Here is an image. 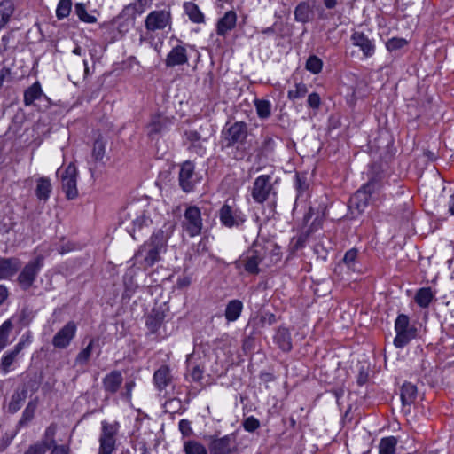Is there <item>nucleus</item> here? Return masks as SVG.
<instances>
[{
    "mask_svg": "<svg viewBox=\"0 0 454 454\" xmlns=\"http://www.w3.org/2000/svg\"><path fill=\"white\" fill-rule=\"evenodd\" d=\"M134 387L135 382L133 380L127 381L125 383L123 391L121 392V398L126 400L127 402H130Z\"/></svg>",
    "mask_w": 454,
    "mask_h": 454,
    "instance_id": "60",
    "label": "nucleus"
},
{
    "mask_svg": "<svg viewBox=\"0 0 454 454\" xmlns=\"http://www.w3.org/2000/svg\"><path fill=\"white\" fill-rule=\"evenodd\" d=\"M274 342L282 351H291L293 344L290 331L286 327H279L274 335Z\"/></svg>",
    "mask_w": 454,
    "mask_h": 454,
    "instance_id": "28",
    "label": "nucleus"
},
{
    "mask_svg": "<svg viewBox=\"0 0 454 454\" xmlns=\"http://www.w3.org/2000/svg\"><path fill=\"white\" fill-rule=\"evenodd\" d=\"M200 179L201 177L195 172V167L192 161L187 160L182 164L179 172V184L184 192H192Z\"/></svg>",
    "mask_w": 454,
    "mask_h": 454,
    "instance_id": "11",
    "label": "nucleus"
},
{
    "mask_svg": "<svg viewBox=\"0 0 454 454\" xmlns=\"http://www.w3.org/2000/svg\"><path fill=\"white\" fill-rule=\"evenodd\" d=\"M31 343L30 333L21 336L19 342L12 348L5 351L0 359V373L8 374L15 369V365L21 357L22 350Z\"/></svg>",
    "mask_w": 454,
    "mask_h": 454,
    "instance_id": "4",
    "label": "nucleus"
},
{
    "mask_svg": "<svg viewBox=\"0 0 454 454\" xmlns=\"http://www.w3.org/2000/svg\"><path fill=\"white\" fill-rule=\"evenodd\" d=\"M183 8L191 22L195 24L205 23V15L197 4L192 1L184 2Z\"/></svg>",
    "mask_w": 454,
    "mask_h": 454,
    "instance_id": "29",
    "label": "nucleus"
},
{
    "mask_svg": "<svg viewBox=\"0 0 454 454\" xmlns=\"http://www.w3.org/2000/svg\"><path fill=\"white\" fill-rule=\"evenodd\" d=\"M77 331V325L74 321H68L61 329H59L52 338V345L59 349L67 348L74 339Z\"/></svg>",
    "mask_w": 454,
    "mask_h": 454,
    "instance_id": "14",
    "label": "nucleus"
},
{
    "mask_svg": "<svg viewBox=\"0 0 454 454\" xmlns=\"http://www.w3.org/2000/svg\"><path fill=\"white\" fill-rule=\"evenodd\" d=\"M262 257L261 252L258 250H252L248 252L247 255L244 259V269L247 272L256 275L259 273V264L262 262Z\"/></svg>",
    "mask_w": 454,
    "mask_h": 454,
    "instance_id": "30",
    "label": "nucleus"
},
{
    "mask_svg": "<svg viewBox=\"0 0 454 454\" xmlns=\"http://www.w3.org/2000/svg\"><path fill=\"white\" fill-rule=\"evenodd\" d=\"M179 430L183 436L188 437L192 434V428L191 427V422L187 419H181L178 424Z\"/></svg>",
    "mask_w": 454,
    "mask_h": 454,
    "instance_id": "61",
    "label": "nucleus"
},
{
    "mask_svg": "<svg viewBox=\"0 0 454 454\" xmlns=\"http://www.w3.org/2000/svg\"><path fill=\"white\" fill-rule=\"evenodd\" d=\"M275 140L270 136L263 137V140L261 145V151L262 153H272L275 149Z\"/></svg>",
    "mask_w": 454,
    "mask_h": 454,
    "instance_id": "59",
    "label": "nucleus"
},
{
    "mask_svg": "<svg viewBox=\"0 0 454 454\" xmlns=\"http://www.w3.org/2000/svg\"><path fill=\"white\" fill-rule=\"evenodd\" d=\"M308 105L313 109H318L321 104V98L318 93L312 92L308 96Z\"/></svg>",
    "mask_w": 454,
    "mask_h": 454,
    "instance_id": "62",
    "label": "nucleus"
},
{
    "mask_svg": "<svg viewBox=\"0 0 454 454\" xmlns=\"http://www.w3.org/2000/svg\"><path fill=\"white\" fill-rule=\"evenodd\" d=\"M310 235L304 230L301 229V232L292 239L291 245L293 247V249L297 251L301 248H302L307 241L309 240Z\"/></svg>",
    "mask_w": 454,
    "mask_h": 454,
    "instance_id": "51",
    "label": "nucleus"
},
{
    "mask_svg": "<svg viewBox=\"0 0 454 454\" xmlns=\"http://www.w3.org/2000/svg\"><path fill=\"white\" fill-rule=\"evenodd\" d=\"M57 176H59L61 190L67 199H75L78 196L77 176L78 170L74 162L67 166L60 167L57 170Z\"/></svg>",
    "mask_w": 454,
    "mask_h": 454,
    "instance_id": "5",
    "label": "nucleus"
},
{
    "mask_svg": "<svg viewBox=\"0 0 454 454\" xmlns=\"http://www.w3.org/2000/svg\"><path fill=\"white\" fill-rule=\"evenodd\" d=\"M27 397V387L25 384L18 387L11 396V400L8 404V411L12 414H14L20 411Z\"/></svg>",
    "mask_w": 454,
    "mask_h": 454,
    "instance_id": "26",
    "label": "nucleus"
},
{
    "mask_svg": "<svg viewBox=\"0 0 454 454\" xmlns=\"http://www.w3.org/2000/svg\"><path fill=\"white\" fill-rule=\"evenodd\" d=\"M294 187L297 191L296 199L301 196H303V192L308 189L309 184L307 183V177L305 175H301L296 173L294 176Z\"/></svg>",
    "mask_w": 454,
    "mask_h": 454,
    "instance_id": "52",
    "label": "nucleus"
},
{
    "mask_svg": "<svg viewBox=\"0 0 454 454\" xmlns=\"http://www.w3.org/2000/svg\"><path fill=\"white\" fill-rule=\"evenodd\" d=\"M173 381L170 368L168 365H161L153 373V383L159 391L165 390Z\"/></svg>",
    "mask_w": 454,
    "mask_h": 454,
    "instance_id": "25",
    "label": "nucleus"
},
{
    "mask_svg": "<svg viewBox=\"0 0 454 454\" xmlns=\"http://www.w3.org/2000/svg\"><path fill=\"white\" fill-rule=\"evenodd\" d=\"M163 315L160 313L151 314L147 317L145 325L151 333H156L161 326Z\"/></svg>",
    "mask_w": 454,
    "mask_h": 454,
    "instance_id": "47",
    "label": "nucleus"
},
{
    "mask_svg": "<svg viewBox=\"0 0 454 454\" xmlns=\"http://www.w3.org/2000/svg\"><path fill=\"white\" fill-rule=\"evenodd\" d=\"M50 454H71V450L67 444H54Z\"/></svg>",
    "mask_w": 454,
    "mask_h": 454,
    "instance_id": "63",
    "label": "nucleus"
},
{
    "mask_svg": "<svg viewBox=\"0 0 454 454\" xmlns=\"http://www.w3.org/2000/svg\"><path fill=\"white\" fill-rule=\"evenodd\" d=\"M16 5L13 0L0 1V31L15 20Z\"/></svg>",
    "mask_w": 454,
    "mask_h": 454,
    "instance_id": "23",
    "label": "nucleus"
},
{
    "mask_svg": "<svg viewBox=\"0 0 454 454\" xmlns=\"http://www.w3.org/2000/svg\"><path fill=\"white\" fill-rule=\"evenodd\" d=\"M162 252L164 251L160 248H158L148 242H145L137 252L136 256H142L144 264L146 267H152L160 260V254Z\"/></svg>",
    "mask_w": 454,
    "mask_h": 454,
    "instance_id": "20",
    "label": "nucleus"
},
{
    "mask_svg": "<svg viewBox=\"0 0 454 454\" xmlns=\"http://www.w3.org/2000/svg\"><path fill=\"white\" fill-rule=\"evenodd\" d=\"M187 141L191 144V147L199 154H203L206 149L200 144L201 139L200 134L196 130H188L184 133Z\"/></svg>",
    "mask_w": 454,
    "mask_h": 454,
    "instance_id": "43",
    "label": "nucleus"
},
{
    "mask_svg": "<svg viewBox=\"0 0 454 454\" xmlns=\"http://www.w3.org/2000/svg\"><path fill=\"white\" fill-rule=\"evenodd\" d=\"M44 263L42 254L29 261L20 270L18 276V283L23 290H28L35 281Z\"/></svg>",
    "mask_w": 454,
    "mask_h": 454,
    "instance_id": "9",
    "label": "nucleus"
},
{
    "mask_svg": "<svg viewBox=\"0 0 454 454\" xmlns=\"http://www.w3.org/2000/svg\"><path fill=\"white\" fill-rule=\"evenodd\" d=\"M172 12L170 6L164 9L153 10L150 12L145 19V27L147 32L170 29L172 26Z\"/></svg>",
    "mask_w": 454,
    "mask_h": 454,
    "instance_id": "6",
    "label": "nucleus"
},
{
    "mask_svg": "<svg viewBox=\"0 0 454 454\" xmlns=\"http://www.w3.org/2000/svg\"><path fill=\"white\" fill-rule=\"evenodd\" d=\"M206 441L210 454H231L238 449L235 434L223 436L218 434L208 435L206 437Z\"/></svg>",
    "mask_w": 454,
    "mask_h": 454,
    "instance_id": "7",
    "label": "nucleus"
},
{
    "mask_svg": "<svg viewBox=\"0 0 454 454\" xmlns=\"http://www.w3.org/2000/svg\"><path fill=\"white\" fill-rule=\"evenodd\" d=\"M171 125L172 121L170 118L160 114H153L147 125V135L151 139H153L156 135L168 130Z\"/></svg>",
    "mask_w": 454,
    "mask_h": 454,
    "instance_id": "18",
    "label": "nucleus"
},
{
    "mask_svg": "<svg viewBox=\"0 0 454 454\" xmlns=\"http://www.w3.org/2000/svg\"><path fill=\"white\" fill-rule=\"evenodd\" d=\"M307 200H295L293 207V213L296 214L298 207L301 206V207H308V212L304 215L303 223L304 229L310 237L318 231L323 227V222L325 216V207H321L318 206L315 207L312 205H307Z\"/></svg>",
    "mask_w": 454,
    "mask_h": 454,
    "instance_id": "2",
    "label": "nucleus"
},
{
    "mask_svg": "<svg viewBox=\"0 0 454 454\" xmlns=\"http://www.w3.org/2000/svg\"><path fill=\"white\" fill-rule=\"evenodd\" d=\"M398 440L395 436H387L380 439L379 454H395Z\"/></svg>",
    "mask_w": 454,
    "mask_h": 454,
    "instance_id": "39",
    "label": "nucleus"
},
{
    "mask_svg": "<svg viewBox=\"0 0 454 454\" xmlns=\"http://www.w3.org/2000/svg\"><path fill=\"white\" fill-rule=\"evenodd\" d=\"M35 195L37 199H49L52 192V184L50 177L40 176L35 180Z\"/></svg>",
    "mask_w": 454,
    "mask_h": 454,
    "instance_id": "32",
    "label": "nucleus"
},
{
    "mask_svg": "<svg viewBox=\"0 0 454 454\" xmlns=\"http://www.w3.org/2000/svg\"><path fill=\"white\" fill-rule=\"evenodd\" d=\"M153 1V0H136V2L126 5V7H130L137 15H140L146 8L151 6Z\"/></svg>",
    "mask_w": 454,
    "mask_h": 454,
    "instance_id": "54",
    "label": "nucleus"
},
{
    "mask_svg": "<svg viewBox=\"0 0 454 454\" xmlns=\"http://www.w3.org/2000/svg\"><path fill=\"white\" fill-rule=\"evenodd\" d=\"M137 14L130 7H124L120 14L112 21L113 27L116 30L114 40L121 39L135 25Z\"/></svg>",
    "mask_w": 454,
    "mask_h": 454,
    "instance_id": "10",
    "label": "nucleus"
},
{
    "mask_svg": "<svg viewBox=\"0 0 454 454\" xmlns=\"http://www.w3.org/2000/svg\"><path fill=\"white\" fill-rule=\"evenodd\" d=\"M237 13L231 10L226 12L216 23V34L219 36L225 37L226 35L235 28L237 24Z\"/></svg>",
    "mask_w": 454,
    "mask_h": 454,
    "instance_id": "21",
    "label": "nucleus"
},
{
    "mask_svg": "<svg viewBox=\"0 0 454 454\" xmlns=\"http://www.w3.org/2000/svg\"><path fill=\"white\" fill-rule=\"evenodd\" d=\"M120 428L121 425L118 421H101L98 454H113L115 451Z\"/></svg>",
    "mask_w": 454,
    "mask_h": 454,
    "instance_id": "3",
    "label": "nucleus"
},
{
    "mask_svg": "<svg viewBox=\"0 0 454 454\" xmlns=\"http://www.w3.org/2000/svg\"><path fill=\"white\" fill-rule=\"evenodd\" d=\"M248 125L243 121L227 122L221 131V143L223 148H235L236 160H243L250 155L251 145L247 141Z\"/></svg>",
    "mask_w": 454,
    "mask_h": 454,
    "instance_id": "1",
    "label": "nucleus"
},
{
    "mask_svg": "<svg viewBox=\"0 0 454 454\" xmlns=\"http://www.w3.org/2000/svg\"><path fill=\"white\" fill-rule=\"evenodd\" d=\"M243 309V303L239 300H231L228 302L225 309V318L229 322L236 321Z\"/></svg>",
    "mask_w": 454,
    "mask_h": 454,
    "instance_id": "34",
    "label": "nucleus"
},
{
    "mask_svg": "<svg viewBox=\"0 0 454 454\" xmlns=\"http://www.w3.org/2000/svg\"><path fill=\"white\" fill-rule=\"evenodd\" d=\"M323 60L316 55H310L306 60L305 68L313 74H318L323 69Z\"/></svg>",
    "mask_w": 454,
    "mask_h": 454,
    "instance_id": "45",
    "label": "nucleus"
},
{
    "mask_svg": "<svg viewBox=\"0 0 454 454\" xmlns=\"http://www.w3.org/2000/svg\"><path fill=\"white\" fill-rule=\"evenodd\" d=\"M243 427L247 432H254L260 427V421L254 416L247 417L243 421Z\"/></svg>",
    "mask_w": 454,
    "mask_h": 454,
    "instance_id": "58",
    "label": "nucleus"
},
{
    "mask_svg": "<svg viewBox=\"0 0 454 454\" xmlns=\"http://www.w3.org/2000/svg\"><path fill=\"white\" fill-rule=\"evenodd\" d=\"M277 190L272 184V176L261 175L255 178L252 189L253 199H270L277 196Z\"/></svg>",
    "mask_w": 454,
    "mask_h": 454,
    "instance_id": "12",
    "label": "nucleus"
},
{
    "mask_svg": "<svg viewBox=\"0 0 454 454\" xmlns=\"http://www.w3.org/2000/svg\"><path fill=\"white\" fill-rule=\"evenodd\" d=\"M48 449H50L48 442L40 441L31 444L24 454H45Z\"/></svg>",
    "mask_w": 454,
    "mask_h": 454,
    "instance_id": "53",
    "label": "nucleus"
},
{
    "mask_svg": "<svg viewBox=\"0 0 454 454\" xmlns=\"http://www.w3.org/2000/svg\"><path fill=\"white\" fill-rule=\"evenodd\" d=\"M177 41L179 43L172 47L166 56L164 63L167 67L173 68L180 67L187 64L189 61V56L186 49L188 45L184 44L181 40Z\"/></svg>",
    "mask_w": 454,
    "mask_h": 454,
    "instance_id": "15",
    "label": "nucleus"
},
{
    "mask_svg": "<svg viewBox=\"0 0 454 454\" xmlns=\"http://www.w3.org/2000/svg\"><path fill=\"white\" fill-rule=\"evenodd\" d=\"M184 452L185 454H208V450L200 442L188 440L184 442Z\"/></svg>",
    "mask_w": 454,
    "mask_h": 454,
    "instance_id": "41",
    "label": "nucleus"
},
{
    "mask_svg": "<svg viewBox=\"0 0 454 454\" xmlns=\"http://www.w3.org/2000/svg\"><path fill=\"white\" fill-rule=\"evenodd\" d=\"M42 97L48 99L47 97L43 94L40 82H35L25 90L23 98L24 105L29 106L33 105L35 100L40 99Z\"/></svg>",
    "mask_w": 454,
    "mask_h": 454,
    "instance_id": "31",
    "label": "nucleus"
},
{
    "mask_svg": "<svg viewBox=\"0 0 454 454\" xmlns=\"http://www.w3.org/2000/svg\"><path fill=\"white\" fill-rule=\"evenodd\" d=\"M74 11L78 18L86 23H95L97 19L95 16L89 14L85 5L82 3H77L74 6Z\"/></svg>",
    "mask_w": 454,
    "mask_h": 454,
    "instance_id": "49",
    "label": "nucleus"
},
{
    "mask_svg": "<svg viewBox=\"0 0 454 454\" xmlns=\"http://www.w3.org/2000/svg\"><path fill=\"white\" fill-rule=\"evenodd\" d=\"M18 258H0V279H6L14 276L20 268Z\"/></svg>",
    "mask_w": 454,
    "mask_h": 454,
    "instance_id": "27",
    "label": "nucleus"
},
{
    "mask_svg": "<svg viewBox=\"0 0 454 454\" xmlns=\"http://www.w3.org/2000/svg\"><path fill=\"white\" fill-rule=\"evenodd\" d=\"M314 12H317V18L318 20H326L333 17L334 12L326 9L324 4H317L314 6Z\"/></svg>",
    "mask_w": 454,
    "mask_h": 454,
    "instance_id": "57",
    "label": "nucleus"
},
{
    "mask_svg": "<svg viewBox=\"0 0 454 454\" xmlns=\"http://www.w3.org/2000/svg\"><path fill=\"white\" fill-rule=\"evenodd\" d=\"M71 0H59L56 9V16L58 20L67 18L71 12Z\"/></svg>",
    "mask_w": 454,
    "mask_h": 454,
    "instance_id": "50",
    "label": "nucleus"
},
{
    "mask_svg": "<svg viewBox=\"0 0 454 454\" xmlns=\"http://www.w3.org/2000/svg\"><path fill=\"white\" fill-rule=\"evenodd\" d=\"M357 254L358 251L356 248H351L345 253L343 257V262L349 270H355V264L356 262Z\"/></svg>",
    "mask_w": 454,
    "mask_h": 454,
    "instance_id": "56",
    "label": "nucleus"
},
{
    "mask_svg": "<svg viewBox=\"0 0 454 454\" xmlns=\"http://www.w3.org/2000/svg\"><path fill=\"white\" fill-rule=\"evenodd\" d=\"M106 152V143L101 137H98L93 144L92 157L96 161L103 160Z\"/></svg>",
    "mask_w": 454,
    "mask_h": 454,
    "instance_id": "48",
    "label": "nucleus"
},
{
    "mask_svg": "<svg viewBox=\"0 0 454 454\" xmlns=\"http://www.w3.org/2000/svg\"><path fill=\"white\" fill-rule=\"evenodd\" d=\"M417 398V387L410 382H405L401 388V400L403 405H411Z\"/></svg>",
    "mask_w": 454,
    "mask_h": 454,
    "instance_id": "35",
    "label": "nucleus"
},
{
    "mask_svg": "<svg viewBox=\"0 0 454 454\" xmlns=\"http://www.w3.org/2000/svg\"><path fill=\"white\" fill-rule=\"evenodd\" d=\"M256 114L260 119H267L271 114V103L268 99L255 98L254 101Z\"/></svg>",
    "mask_w": 454,
    "mask_h": 454,
    "instance_id": "40",
    "label": "nucleus"
},
{
    "mask_svg": "<svg viewBox=\"0 0 454 454\" xmlns=\"http://www.w3.org/2000/svg\"><path fill=\"white\" fill-rule=\"evenodd\" d=\"M395 337L394 345L402 348L408 345L416 336V328L410 324V317L405 314H399L395 321Z\"/></svg>",
    "mask_w": 454,
    "mask_h": 454,
    "instance_id": "8",
    "label": "nucleus"
},
{
    "mask_svg": "<svg viewBox=\"0 0 454 454\" xmlns=\"http://www.w3.org/2000/svg\"><path fill=\"white\" fill-rule=\"evenodd\" d=\"M17 31L18 28H11L2 35L0 43L2 51H6L10 48H15V34Z\"/></svg>",
    "mask_w": 454,
    "mask_h": 454,
    "instance_id": "44",
    "label": "nucleus"
},
{
    "mask_svg": "<svg viewBox=\"0 0 454 454\" xmlns=\"http://www.w3.org/2000/svg\"><path fill=\"white\" fill-rule=\"evenodd\" d=\"M219 219L223 225L232 228L242 224L246 220V216L236 204L232 203L231 205L225 204L219 210Z\"/></svg>",
    "mask_w": 454,
    "mask_h": 454,
    "instance_id": "13",
    "label": "nucleus"
},
{
    "mask_svg": "<svg viewBox=\"0 0 454 454\" xmlns=\"http://www.w3.org/2000/svg\"><path fill=\"white\" fill-rule=\"evenodd\" d=\"M352 44L358 47L365 58H370L375 53V43L364 33L355 31L351 35Z\"/></svg>",
    "mask_w": 454,
    "mask_h": 454,
    "instance_id": "19",
    "label": "nucleus"
},
{
    "mask_svg": "<svg viewBox=\"0 0 454 454\" xmlns=\"http://www.w3.org/2000/svg\"><path fill=\"white\" fill-rule=\"evenodd\" d=\"M308 93V87L302 82L295 83L294 88L289 90L287 92V98L290 100H296L299 98H302Z\"/></svg>",
    "mask_w": 454,
    "mask_h": 454,
    "instance_id": "46",
    "label": "nucleus"
},
{
    "mask_svg": "<svg viewBox=\"0 0 454 454\" xmlns=\"http://www.w3.org/2000/svg\"><path fill=\"white\" fill-rule=\"evenodd\" d=\"M95 342V339H90L88 345L78 353V355L75 357L76 364L85 365L88 364L89 360L91 357Z\"/></svg>",
    "mask_w": 454,
    "mask_h": 454,
    "instance_id": "42",
    "label": "nucleus"
},
{
    "mask_svg": "<svg viewBox=\"0 0 454 454\" xmlns=\"http://www.w3.org/2000/svg\"><path fill=\"white\" fill-rule=\"evenodd\" d=\"M185 228L191 237H194L200 233L202 228V221L200 211L196 207H190L184 214Z\"/></svg>",
    "mask_w": 454,
    "mask_h": 454,
    "instance_id": "17",
    "label": "nucleus"
},
{
    "mask_svg": "<svg viewBox=\"0 0 454 454\" xmlns=\"http://www.w3.org/2000/svg\"><path fill=\"white\" fill-rule=\"evenodd\" d=\"M314 6L308 0L300 2L294 12L295 21L302 24L310 22L313 20Z\"/></svg>",
    "mask_w": 454,
    "mask_h": 454,
    "instance_id": "24",
    "label": "nucleus"
},
{
    "mask_svg": "<svg viewBox=\"0 0 454 454\" xmlns=\"http://www.w3.org/2000/svg\"><path fill=\"white\" fill-rule=\"evenodd\" d=\"M13 325L10 319L5 320L0 325V351L4 349L9 344L12 342L10 339Z\"/></svg>",
    "mask_w": 454,
    "mask_h": 454,
    "instance_id": "38",
    "label": "nucleus"
},
{
    "mask_svg": "<svg viewBox=\"0 0 454 454\" xmlns=\"http://www.w3.org/2000/svg\"><path fill=\"white\" fill-rule=\"evenodd\" d=\"M434 299V294L430 287H421L415 294L414 301L422 309L428 308Z\"/></svg>",
    "mask_w": 454,
    "mask_h": 454,
    "instance_id": "33",
    "label": "nucleus"
},
{
    "mask_svg": "<svg viewBox=\"0 0 454 454\" xmlns=\"http://www.w3.org/2000/svg\"><path fill=\"white\" fill-rule=\"evenodd\" d=\"M56 429H57L56 426L51 424L45 430L44 436L50 442V443H48L50 446L51 444H53V445L56 444L55 440H54Z\"/></svg>",
    "mask_w": 454,
    "mask_h": 454,
    "instance_id": "64",
    "label": "nucleus"
},
{
    "mask_svg": "<svg viewBox=\"0 0 454 454\" xmlns=\"http://www.w3.org/2000/svg\"><path fill=\"white\" fill-rule=\"evenodd\" d=\"M408 44V42L404 38L392 37L386 43V48L388 51H395L403 48Z\"/></svg>",
    "mask_w": 454,
    "mask_h": 454,
    "instance_id": "55",
    "label": "nucleus"
},
{
    "mask_svg": "<svg viewBox=\"0 0 454 454\" xmlns=\"http://www.w3.org/2000/svg\"><path fill=\"white\" fill-rule=\"evenodd\" d=\"M381 188V181L378 176H372L369 178L368 182L362 185V187L356 191V195L360 197L362 194L365 196H372L377 191Z\"/></svg>",
    "mask_w": 454,
    "mask_h": 454,
    "instance_id": "36",
    "label": "nucleus"
},
{
    "mask_svg": "<svg viewBox=\"0 0 454 454\" xmlns=\"http://www.w3.org/2000/svg\"><path fill=\"white\" fill-rule=\"evenodd\" d=\"M123 382L122 373L119 370H114L107 373L102 380L103 389L106 393L115 394Z\"/></svg>",
    "mask_w": 454,
    "mask_h": 454,
    "instance_id": "22",
    "label": "nucleus"
},
{
    "mask_svg": "<svg viewBox=\"0 0 454 454\" xmlns=\"http://www.w3.org/2000/svg\"><path fill=\"white\" fill-rule=\"evenodd\" d=\"M37 404V398L28 402V403L27 404L26 408L22 412L20 419L18 422L17 427L19 428L25 427L26 425H27L28 422H30L34 419Z\"/></svg>",
    "mask_w": 454,
    "mask_h": 454,
    "instance_id": "37",
    "label": "nucleus"
},
{
    "mask_svg": "<svg viewBox=\"0 0 454 454\" xmlns=\"http://www.w3.org/2000/svg\"><path fill=\"white\" fill-rule=\"evenodd\" d=\"M176 224L173 222H166L161 228L153 232L150 239L146 241L164 252L166 251L168 241L173 235Z\"/></svg>",
    "mask_w": 454,
    "mask_h": 454,
    "instance_id": "16",
    "label": "nucleus"
}]
</instances>
